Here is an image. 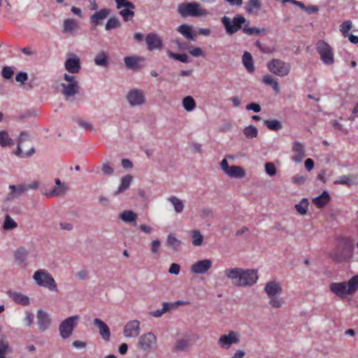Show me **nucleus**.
<instances>
[{
	"label": "nucleus",
	"mask_w": 358,
	"mask_h": 358,
	"mask_svg": "<svg viewBox=\"0 0 358 358\" xmlns=\"http://www.w3.org/2000/svg\"><path fill=\"white\" fill-rule=\"evenodd\" d=\"M27 255L28 252L24 248H20L17 250L14 254L15 261L20 264L23 263L26 260Z\"/></svg>",
	"instance_id": "obj_48"
},
{
	"label": "nucleus",
	"mask_w": 358,
	"mask_h": 358,
	"mask_svg": "<svg viewBox=\"0 0 358 358\" xmlns=\"http://www.w3.org/2000/svg\"><path fill=\"white\" fill-rule=\"evenodd\" d=\"M264 124L272 131H278L282 128V123L278 120H265Z\"/></svg>",
	"instance_id": "obj_49"
},
{
	"label": "nucleus",
	"mask_w": 358,
	"mask_h": 358,
	"mask_svg": "<svg viewBox=\"0 0 358 358\" xmlns=\"http://www.w3.org/2000/svg\"><path fill=\"white\" fill-rule=\"evenodd\" d=\"M101 171L104 175H111L114 172V169L108 162H105L102 164Z\"/></svg>",
	"instance_id": "obj_60"
},
{
	"label": "nucleus",
	"mask_w": 358,
	"mask_h": 358,
	"mask_svg": "<svg viewBox=\"0 0 358 358\" xmlns=\"http://www.w3.org/2000/svg\"><path fill=\"white\" fill-rule=\"evenodd\" d=\"M68 190L67 186H56L52 190L45 193L47 196H59L64 195Z\"/></svg>",
	"instance_id": "obj_45"
},
{
	"label": "nucleus",
	"mask_w": 358,
	"mask_h": 358,
	"mask_svg": "<svg viewBox=\"0 0 358 358\" xmlns=\"http://www.w3.org/2000/svg\"><path fill=\"white\" fill-rule=\"evenodd\" d=\"M133 177L130 175H127L122 177L120 180V185L117 191L115 192V194L117 195L125 192L127 189H129Z\"/></svg>",
	"instance_id": "obj_36"
},
{
	"label": "nucleus",
	"mask_w": 358,
	"mask_h": 358,
	"mask_svg": "<svg viewBox=\"0 0 358 358\" xmlns=\"http://www.w3.org/2000/svg\"><path fill=\"white\" fill-rule=\"evenodd\" d=\"M168 201L172 204L176 213H181L185 208L184 203L181 199L175 196L168 198Z\"/></svg>",
	"instance_id": "obj_38"
},
{
	"label": "nucleus",
	"mask_w": 358,
	"mask_h": 358,
	"mask_svg": "<svg viewBox=\"0 0 358 358\" xmlns=\"http://www.w3.org/2000/svg\"><path fill=\"white\" fill-rule=\"evenodd\" d=\"M178 13L182 17H199L209 15V11L206 8H203L201 5L198 2L180 3L178 6Z\"/></svg>",
	"instance_id": "obj_5"
},
{
	"label": "nucleus",
	"mask_w": 358,
	"mask_h": 358,
	"mask_svg": "<svg viewBox=\"0 0 358 358\" xmlns=\"http://www.w3.org/2000/svg\"><path fill=\"white\" fill-rule=\"evenodd\" d=\"M7 294L8 295V296L10 298L12 299V300L15 303H18L21 306H26L30 303V300H29V296L23 294L21 292L8 291L7 292Z\"/></svg>",
	"instance_id": "obj_26"
},
{
	"label": "nucleus",
	"mask_w": 358,
	"mask_h": 358,
	"mask_svg": "<svg viewBox=\"0 0 358 358\" xmlns=\"http://www.w3.org/2000/svg\"><path fill=\"white\" fill-rule=\"evenodd\" d=\"M141 331L140 321L138 320H132L125 324L122 334L125 338H135L139 336Z\"/></svg>",
	"instance_id": "obj_16"
},
{
	"label": "nucleus",
	"mask_w": 358,
	"mask_h": 358,
	"mask_svg": "<svg viewBox=\"0 0 358 358\" xmlns=\"http://www.w3.org/2000/svg\"><path fill=\"white\" fill-rule=\"evenodd\" d=\"M77 124L80 128L83 129L84 130L95 131L94 126L89 122H86L85 120L79 119L77 120Z\"/></svg>",
	"instance_id": "obj_56"
},
{
	"label": "nucleus",
	"mask_w": 358,
	"mask_h": 358,
	"mask_svg": "<svg viewBox=\"0 0 358 358\" xmlns=\"http://www.w3.org/2000/svg\"><path fill=\"white\" fill-rule=\"evenodd\" d=\"M265 171L269 176H274L276 174V168L271 162H267L264 165Z\"/></svg>",
	"instance_id": "obj_58"
},
{
	"label": "nucleus",
	"mask_w": 358,
	"mask_h": 358,
	"mask_svg": "<svg viewBox=\"0 0 358 358\" xmlns=\"http://www.w3.org/2000/svg\"><path fill=\"white\" fill-rule=\"evenodd\" d=\"M357 176L353 174L343 175L338 177L335 181V185H344L351 186L356 183Z\"/></svg>",
	"instance_id": "obj_32"
},
{
	"label": "nucleus",
	"mask_w": 358,
	"mask_h": 358,
	"mask_svg": "<svg viewBox=\"0 0 358 358\" xmlns=\"http://www.w3.org/2000/svg\"><path fill=\"white\" fill-rule=\"evenodd\" d=\"M180 271V266L178 264L173 263L169 268L170 274L178 275Z\"/></svg>",
	"instance_id": "obj_62"
},
{
	"label": "nucleus",
	"mask_w": 358,
	"mask_h": 358,
	"mask_svg": "<svg viewBox=\"0 0 358 358\" xmlns=\"http://www.w3.org/2000/svg\"><path fill=\"white\" fill-rule=\"evenodd\" d=\"M177 31L189 41H194L196 40L195 34L192 32V27L189 24L180 25L177 27Z\"/></svg>",
	"instance_id": "obj_29"
},
{
	"label": "nucleus",
	"mask_w": 358,
	"mask_h": 358,
	"mask_svg": "<svg viewBox=\"0 0 358 358\" xmlns=\"http://www.w3.org/2000/svg\"><path fill=\"white\" fill-rule=\"evenodd\" d=\"M9 189L12 190L13 194H15L16 196L22 195L27 192V188L25 187V185H20L18 187L12 185L9 186Z\"/></svg>",
	"instance_id": "obj_55"
},
{
	"label": "nucleus",
	"mask_w": 358,
	"mask_h": 358,
	"mask_svg": "<svg viewBox=\"0 0 358 358\" xmlns=\"http://www.w3.org/2000/svg\"><path fill=\"white\" fill-rule=\"evenodd\" d=\"M79 319V315H75L66 317L60 322L58 329L62 339H68L72 336L74 329L78 324Z\"/></svg>",
	"instance_id": "obj_7"
},
{
	"label": "nucleus",
	"mask_w": 358,
	"mask_h": 358,
	"mask_svg": "<svg viewBox=\"0 0 358 358\" xmlns=\"http://www.w3.org/2000/svg\"><path fill=\"white\" fill-rule=\"evenodd\" d=\"M353 244L350 238H342L336 248L329 253V257L337 262H349L354 255Z\"/></svg>",
	"instance_id": "obj_4"
},
{
	"label": "nucleus",
	"mask_w": 358,
	"mask_h": 358,
	"mask_svg": "<svg viewBox=\"0 0 358 358\" xmlns=\"http://www.w3.org/2000/svg\"><path fill=\"white\" fill-rule=\"evenodd\" d=\"M220 168L223 172L230 178H243L246 176L245 171L240 166H229L227 159L220 162Z\"/></svg>",
	"instance_id": "obj_15"
},
{
	"label": "nucleus",
	"mask_w": 358,
	"mask_h": 358,
	"mask_svg": "<svg viewBox=\"0 0 358 358\" xmlns=\"http://www.w3.org/2000/svg\"><path fill=\"white\" fill-rule=\"evenodd\" d=\"M213 266V261L210 259H204L197 261L192 264L190 271L194 274H206Z\"/></svg>",
	"instance_id": "obj_19"
},
{
	"label": "nucleus",
	"mask_w": 358,
	"mask_h": 358,
	"mask_svg": "<svg viewBox=\"0 0 358 358\" xmlns=\"http://www.w3.org/2000/svg\"><path fill=\"white\" fill-rule=\"evenodd\" d=\"M242 62L248 73H253L255 70L253 59L251 54L247 51L244 52Z\"/></svg>",
	"instance_id": "obj_35"
},
{
	"label": "nucleus",
	"mask_w": 358,
	"mask_h": 358,
	"mask_svg": "<svg viewBox=\"0 0 358 358\" xmlns=\"http://www.w3.org/2000/svg\"><path fill=\"white\" fill-rule=\"evenodd\" d=\"M315 48L324 64L331 66L334 64V53L330 45L324 41L320 40L316 43Z\"/></svg>",
	"instance_id": "obj_8"
},
{
	"label": "nucleus",
	"mask_w": 358,
	"mask_h": 358,
	"mask_svg": "<svg viewBox=\"0 0 358 358\" xmlns=\"http://www.w3.org/2000/svg\"><path fill=\"white\" fill-rule=\"evenodd\" d=\"M161 241L159 239L156 238L153 240L150 244V252L153 255H159L161 253Z\"/></svg>",
	"instance_id": "obj_51"
},
{
	"label": "nucleus",
	"mask_w": 358,
	"mask_h": 358,
	"mask_svg": "<svg viewBox=\"0 0 358 358\" xmlns=\"http://www.w3.org/2000/svg\"><path fill=\"white\" fill-rule=\"evenodd\" d=\"M14 141L9 136L7 131H0V145L2 147L13 146Z\"/></svg>",
	"instance_id": "obj_39"
},
{
	"label": "nucleus",
	"mask_w": 358,
	"mask_h": 358,
	"mask_svg": "<svg viewBox=\"0 0 358 358\" xmlns=\"http://www.w3.org/2000/svg\"><path fill=\"white\" fill-rule=\"evenodd\" d=\"M80 29L79 23L74 19L67 18L63 22V33L74 34Z\"/></svg>",
	"instance_id": "obj_25"
},
{
	"label": "nucleus",
	"mask_w": 358,
	"mask_h": 358,
	"mask_svg": "<svg viewBox=\"0 0 358 358\" xmlns=\"http://www.w3.org/2000/svg\"><path fill=\"white\" fill-rule=\"evenodd\" d=\"M10 351L9 348L8 342L1 339L0 340V354H6V352Z\"/></svg>",
	"instance_id": "obj_63"
},
{
	"label": "nucleus",
	"mask_w": 358,
	"mask_h": 358,
	"mask_svg": "<svg viewBox=\"0 0 358 358\" xmlns=\"http://www.w3.org/2000/svg\"><path fill=\"white\" fill-rule=\"evenodd\" d=\"M17 227V224L16 222L10 216L7 215L3 222V229L6 231L13 230Z\"/></svg>",
	"instance_id": "obj_50"
},
{
	"label": "nucleus",
	"mask_w": 358,
	"mask_h": 358,
	"mask_svg": "<svg viewBox=\"0 0 358 358\" xmlns=\"http://www.w3.org/2000/svg\"><path fill=\"white\" fill-rule=\"evenodd\" d=\"M65 69L70 73H78L80 71V59L75 54L70 55L64 63Z\"/></svg>",
	"instance_id": "obj_21"
},
{
	"label": "nucleus",
	"mask_w": 358,
	"mask_h": 358,
	"mask_svg": "<svg viewBox=\"0 0 358 358\" xmlns=\"http://www.w3.org/2000/svg\"><path fill=\"white\" fill-rule=\"evenodd\" d=\"M36 324L40 331H47L52 324L50 315L42 309H38L36 312Z\"/></svg>",
	"instance_id": "obj_17"
},
{
	"label": "nucleus",
	"mask_w": 358,
	"mask_h": 358,
	"mask_svg": "<svg viewBox=\"0 0 358 358\" xmlns=\"http://www.w3.org/2000/svg\"><path fill=\"white\" fill-rule=\"evenodd\" d=\"M331 200L329 192L324 190L322 193L313 199V203L318 208H322L326 206Z\"/></svg>",
	"instance_id": "obj_27"
},
{
	"label": "nucleus",
	"mask_w": 358,
	"mask_h": 358,
	"mask_svg": "<svg viewBox=\"0 0 358 358\" xmlns=\"http://www.w3.org/2000/svg\"><path fill=\"white\" fill-rule=\"evenodd\" d=\"M292 150L294 152V155L292 157V160L300 163L305 157L304 145L299 141H294L292 143Z\"/></svg>",
	"instance_id": "obj_24"
},
{
	"label": "nucleus",
	"mask_w": 358,
	"mask_h": 358,
	"mask_svg": "<svg viewBox=\"0 0 358 358\" xmlns=\"http://www.w3.org/2000/svg\"><path fill=\"white\" fill-rule=\"evenodd\" d=\"M223 273L224 278L237 287H252L256 285L259 280L258 271L254 268L230 267L226 268Z\"/></svg>",
	"instance_id": "obj_1"
},
{
	"label": "nucleus",
	"mask_w": 358,
	"mask_h": 358,
	"mask_svg": "<svg viewBox=\"0 0 358 358\" xmlns=\"http://www.w3.org/2000/svg\"><path fill=\"white\" fill-rule=\"evenodd\" d=\"M241 341V335L238 331H229L222 334L217 342V345L224 350H229L234 345H237Z\"/></svg>",
	"instance_id": "obj_13"
},
{
	"label": "nucleus",
	"mask_w": 358,
	"mask_h": 358,
	"mask_svg": "<svg viewBox=\"0 0 358 358\" xmlns=\"http://www.w3.org/2000/svg\"><path fill=\"white\" fill-rule=\"evenodd\" d=\"M192 237V243L193 245L199 247L203 244V236L199 230H193L190 232Z\"/></svg>",
	"instance_id": "obj_40"
},
{
	"label": "nucleus",
	"mask_w": 358,
	"mask_h": 358,
	"mask_svg": "<svg viewBox=\"0 0 358 358\" xmlns=\"http://www.w3.org/2000/svg\"><path fill=\"white\" fill-rule=\"evenodd\" d=\"M189 54L193 57H203L204 53L201 48H193L189 50Z\"/></svg>",
	"instance_id": "obj_61"
},
{
	"label": "nucleus",
	"mask_w": 358,
	"mask_h": 358,
	"mask_svg": "<svg viewBox=\"0 0 358 358\" xmlns=\"http://www.w3.org/2000/svg\"><path fill=\"white\" fill-rule=\"evenodd\" d=\"M329 290L340 299H346L353 296L358 290V274L352 277L348 281L331 282Z\"/></svg>",
	"instance_id": "obj_3"
},
{
	"label": "nucleus",
	"mask_w": 358,
	"mask_h": 358,
	"mask_svg": "<svg viewBox=\"0 0 358 358\" xmlns=\"http://www.w3.org/2000/svg\"><path fill=\"white\" fill-rule=\"evenodd\" d=\"M125 99L131 108L141 107L146 103L145 93L140 88L135 87L129 90Z\"/></svg>",
	"instance_id": "obj_10"
},
{
	"label": "nucleus",
	"mask_w": 358,
	"mask_h": 358,
	"mask_svg": "<svg viewBox=\"0 0 358 358\" xmlns=\"http://www.w3.org/2000/svg\"><path fill=\"white\" fill-rule=\"evenodd\" d=\"M139 59L136 57L128 56L124 58V62L125 66L129 69H136L138 67Z\"/></svg>",
	"instance_id": "obj_46"
},
{
	"label": "nucleus",
	"mask_w": 358,
	"mask_h": 358,
	"mask_svg": "<svg viewBox=\"0 0 358 358\" xmlns=\"http://www.w3.org/2000/svg\"><path fill=\"white\" fill-rule=\"evenodd\" d=\"M261 8L260 0H249L245 6V11L251 15H257Z\"/></svg>",
	"instance_id": "obj_30"
},
{
	"label": "nucleus",
	"mask_w": 358,
	"mask_h": 358,
	"mask_svg": "<svg viewBox=\"0 0 358 358\" xmlns=\"http://www.w3.org/2000/svg\"><path fill=\"white\" fill-rule=\"evenodd\" d=\"M31 137L29 134L24 131H22L19 136L18 141H17V150L15 151V155L17 156L21 157H31L34 152H35V148L32 145L31 146V148L25 152H22V144L24 142L30 141Z\"/></svg>",
	"instance_id": "obj_18"
},
{
	"label": "nucleus",
	"mask_w": 358,
	"mask_h": 358,
	"mask_svg": "<svg viewBox=\"0 0 358 358\" xmlns=\"http://www.w3.org/2000/svg\"><path fill=\"white\" fill-rule=\"evenodd\" d=\"M222 22L229 34H233L240 30L246 24V19L241 15H236L231 20L229 17L224 16Z\"/></svg>",
	"instance_id": "obj_11"
},
{
	"label": "nucleus",
	"mask_w": 358,
	"mask_h": 358,
	"mask_svg": "<svg viewBox=\"0 0 358 358\" xmlns=\"http://www.w3.org/2000/svg\"><path fill=\"white\" fill-rule=\"evenodd\" d=\"M131 6V7L129 6H122L121 8H117L120 10L119 14L125 22L131 20L134 17V10L135 9V6L132 2Z\"/></svg>",
	"instance_id": "obj_28"
},
{
	"label": "nucleus",
	"mask_w": 358,
	"mask_h": 358,
	"mask_svg": "<svg viewBox=\"0 0 358 358\" xmlns=\"http://www.w3.org/2000/svg\"><path fill=\"white\" fill-rule=\"evenodd\" d=\"M14 75V71L10 66H4L1 71V76L5 79H10Z\"/></svg>",
	"instance_id": "obj_57"
},
{
	"label": "nucleus",
	"mask_w": 358,
	"mask_h": 358,
	"mask_svg": "<svg viewBox=\"0 0 358 358\" xmlns=\"http://www.w3.org/2000/svg\"><path fill=\"white\" fill-rule=\"evenodd\" d=\"M122 26V24L119 19L116 17H110L105 26V29L106 31H110L113 29L120 28Z\"/></svg>",
	"instance_id": "obj_43"
},
{
	"label": "nucleus",
	"mask_w": 358,
	"mask_h": 358,
	"mask_svg": "<svg viewBox=\"0 0 358 358\" xmlns=\"http://www.w3.org/2000/svg\"><path fill=\"white\" fill-rule=\"evenodd\" d=\"M167 246L170 247L174 251H179L181 247V241L179 240L174 234H169L166 241Z\"/></svg>",
	"instance_id": "obj_34"
},
{
	"label": "nucleus",
	"mask_w": 358,
	"mask_h": 358,
	"mask_svg": "<svg viewBox=\"0 0 358 358\" xmlns=\"http://www.w3.org/2000/svg\"><path fill=\"white\" fill-rule=\"evenodd\" d=\"M264 290L272 308L280 309L286 305L285 299L282 296L283 289L279 282L271 280L266 282Z\"/></svg>",
	"instance_id": "obj_2"
},
{
	"label": "nucleus",
	"mask_w": 358,
	"mask_h": 358,
	"mask_svg": "<svg viewBox=\"0 0 358 358\" xmlns=\"http://www.w3.org/2000/svg\"><path fill=\"white\" fill-rule=\"evenodd\" d=\"M110 9L107 8L96 10V12L92 14L90 18L92 26L96 28L100 24L102 20H105L110 14Z\"/></svg>",
	"instance_id": "obj_22"
},
{
	"label": "nucleus",
	"mask_w": 358,
	"mask_h": 358,
	"mask_svg": "<svg viewBox=\"0 0 358 358\" xmlns=\"http://www.w3.org/2000/svg\"><path fill=\"white\" fill-rule=\"evenodd\" d=\"M163 308L162 309H157L155 310H152L149 312V315L154 317H160L165 313L169 310L172 305L169 302H164L162 303Z\"/></svg>",
	"instance_id": "obj_41"
},
{
	"label": "nucleus",
	"mask_w": 358,
	"mask_h": 358,
	"mask_svg": "<svg viewBox=\"0 0 358 358\" xmlns=\"http://www.w3.org/2000/svg\"><path fill=\"white\" fill-rule=\"evenodd\" d=\"M94 64L96 66L107 67L109 64L108 53L106 51H100L94 57Z\"/></svg>",
	"instance_id": "obj_31"
},
{
	"label": "nucleus",
	"mask_w": 358,
	"mask_h": 358,
	"mask_svg": "<svg viewBox=\"0 0 358 358\" xmlns=\"http://www.w3.org/2000/svg\"><path fill=\"white\" fill-rule=\"evenodd\" d=\"M243 31L245 34H248V35H255V36H258V35H260L261 33L262 32V31L261 29H259V28H257V27H250L248 26V23H246L243 27Z\"/></svg>",
	"instance_id": "obj_52"
},
{
	"label": "nucleus",
	"mask_w": 358,
	"mask_h": 358,
	"mask_svg": "<svg viewBox=\"0 0 358 358\" xmlns=\"http://www.w3.org/2000/svg\"><path fill=\"white\" fill-rule=\"evenodd\" d=\"M168 55L169 57L178 60L182 63H188L189 62V57L186 54H176L172 52H169Z\"/></svg>",
	"instance_id": "obj_53"
},
{
	"label": "nucleus",
	"mask_w": 358,
	"mask_h": 358,
	"mask_svg": "<svg viewBox=\"0 0 358 358\" xmlns=\"http://www.w3.org/2000/svg\"><path fill=\"white\" fill-rule=\"evenodd\" d=\"M308 201L306 198H303L301 201L294 206L296 212L301 215H306L308 208Z\"/></svg>",
	"instance_id": "obj_42"
},
{
	"label": "nucleus",
	"mask_w": 358,
	"mask_h": 358,
	"mask_svg": "<svg viewBox=\"0 0 358 358\" xmlns=\"http://www.w3.org/2000/svg\"><path fill=\"white\" fill-rule=\"evenodd\" d=\"M266 66L271 73L279 77L287 76L291 70L290 64L280 59H272L267 62Z\"/></svg>",
	"instance_id": "obj_9"
},
{
	"label": "nucleus",
	"mask_w": 358,
	"mask_h": 358,
	"mask_svg": "<svg viewBox=\"0 0 358 358\" xmlns=\"http://www.w3.org/2000/svg\"><path fill=\"white\" fill-rule=\"evenodd\" d=\"M243 134L247 138L252 139L257 136L258 130L255 126L250 125L244 128Z\"/></svg>",
	"instance_id": "obj_47"
},
{
	"label": "nucleus",
	"mask_w": 358,
	"mask_h": 358,
	"mask_svg": "<svg viewBox=\"0 0 358 358\" xmlns=\"http://www.w3.org/2000/svg\"><path fill=\"white\" fill-rule=\"evenodd\" d=\"M190 346V341L186 338H180L175 344L176 351L184 352L188 350Z\"/></svg>",
	"instance_id": "obj_44"
},
{
	"label": "nucleus",
	"mask_w": 358,
	"mask_h": 358,
	"mask_svg": "<svg viewBox=\"0 0 358 358\" xmlns=\"http://www.w3.org/2000/svg\"><path fill=\"white\" fill-rule=\"evenodd\" d=\"M64 83L61 85L64 95L69 97L75 96L79 91L78 81L76 76L64 73Z\"/></svg>",
	"instance_id": "obj_14"
},
{
	"label": "nucleus",
	"mask_w": 358,
	"mask_h": 358,
	"mask_svg": "<svg viewBox=\"0 0 358 358\" xmlns=\"http://www.w3.org/2000/svg\"><path fill=\"white\" fill-rule=\"evenodd\" d=\"M352 27V23L350 20L344 21L340 26V31L342 34L346 37L348 36V32Z\"/></svg>",
	"instance_id": "obj_54"
},
{
	"label": "nucleus",
	"mask_w": 358,
	"mask_h": 358,
	"mask_svg": "<svg viewBox=\"0 0 358 358\" xmlns=\"http://www.w3.org/2000/svg\"><path fill=\"white\" fill-rule=\"evenodd\" d=\"M157 339L152 332H147L138 338V348L143 352H152L156 349Z\"/></svg>",
	"instance_id": "obj_12"
},
{
	"label": "nucleus",
	"mask_w": 358,
	"mask_h": 358,
	"mask_svg": "<svg viewBox=\"0 0 358 358\" xmlns=\"http://www.w3.org/2000/svg\"><path fill=\"white\" fill-rule=\"evenodd\" d=\"M138 215L132 210H127L119 214V219L125 223H136Z\"/></svg>",
	"instance_id": "obj_33"
},
{
	"label": "nucleus",
	"mask_w": 358,
	"mask_h": 358,
	"mask_svg": "<svg viewBox=\"0 0 358 358\" xmlns=\"http://www.w3.org/2000/svg\"><path fill=\"white\" fill-rule=\"evenodd\" d=\"M15 80L17 83L23 85L28 80V75L26 72L21 71L17 74Z\"/></svg>",
	"instance_id": "obj_59"
},
{
	"label": "nucleus",
	"mask_w": 358,
	"mask_h": 358,
	"mask_svg": "<svg viewBox=\"0 0 358 358\" xmlns=\"http://www.w3.org/2000/svg\"><path fill=\"white\" fill-rule=\"evenodd\" d=\"M24 321L27 327H30L34 321V315L31 313L26 312Z\"/></svg>",
	"instance_id": "obj_64"
},
{
	"label": "nucleus",
	"mask_w": 358,
	"mask_h": 358,
	"mask_svg": "<svg viewBox=\"0 0 358 358\" xmlns=\"http://www.w3.org/2000/svg\"><path fill=\"white\" fill-rule=\"evenodd\" d=\"M145 41L147 48L150 51L161 50L163 48L162 38L155 33L151 32L147 34Z\"/></svg>",
	"instance_id": "obj_20"
},
{
	"label": "nucleus",
	"mask_w": 358,
	"mask_h": 358,
	"mask_svg": "<svg viewBox=\"0 0 358 358\" xmlns=\"http://www.w3.org/2000/svg\"><path fill=\"white\" fill-rule=\"evenodd\" d=\"M35 283L41 287H44L50 292H57L58 287L52 275L45 269L36 270L33 275Z\"/></svg>",
	"instance_id": "obj_6"
},
{
	"label": "nucleus",
	"mask_w": 358,
	"mask_h": 358,
	"mask_svg": "<svg viewBox=\"0 0 358 358\" xmlns=\"http://www.w3.org/2000/svg\"><path fill=\"white\" fill-rule=\"evenodd\" d=\"M93 324L98 329L102 339L108 341L110 338V331L108 325L99 318L94 319Z\"/></svg>",
	"instance_id": "obj_23"
},
{
	"label": "nucleus",
	"mask_w": 358,
	"mask_h": 358,
	"mask_svg": "<svg viewBox=\"0 0 358 358\" xmlns=\"http://www.w3.org/2000/svg\"><path fill=\"white\" fill-rule=\"evenodd\" d=\"M182 106L187 112H192L196 107V101L191 96H185L182 100Z\"/></svg>",
	"instance_id": "obj_37"
}]
</instances>
